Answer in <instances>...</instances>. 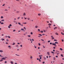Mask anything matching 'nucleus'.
I'll return each mask as SVG.
<instances>
[{"instance_id": "37", "label": "nucleus", "mask_w": 64, "mask_h": 64, "mask_svg": "<svg viewBox=\"0 0 64 64\" xmlns=\"http://www.w3.org/2000/svg\"><path fill=\"white\" fill-rule=\"evenodd\" d=\"M16 46L17 47H18V45H16Z\"/></svg>"}, {"instance_id": "10", "label": "nucleus", "mask_w": 64, "mask_h": 64, "mask_svg": "<svg viewBox=\"0 0 64 64\" xmlns=\"http://www.w3.org/2000/svg\"><path fill=\"white\" fill-rule=\"evenodd\" d=\"M15 55L16 56H20V55L17 54H16Z\"/></svg>"}, {"instance_id": "42", "label": "nucleus", "mask_w": 64, "mask_h": 64, "mask_svg": "<svg viewBox=\"0 0 64 64\" xmlns=\"http://www.w3.org/2000/svg\"><path fill=\"white\" fill-rule=\"evenodd\" d=\"M6 40H7V41H6L7 42H8V41H9V40H8L7 39Z\"/></svg>"}, {"instance_id": "34", "label": "nucleus", "mask_w": 64, "mask_h": 64, "mask_svg": "<svg viewBox=\"0 0 64 64\" xmlns=\"http://www.w3.org/2000/svg\"><path fill=\"white\" fill-rule=\"evenodd\" d=\"M56 44H52L53 45H55Z\"/></svg>"}, {"instance_id": "61", "label": "nucleus", "mask_w": 64, "mask_h": 64, "mask_svg": "<svg viewBox=\"0 0 64 64\" xmlns=\"http://www.w3.org/2000/svg\"><path fill=\"white\" fill-rule=\"evenodd\" d=\"M15 31H16V30H13V32H15Z\"/></svg>"}, {"instance_id": "47", "label": "nucleus", "mask_w": 64, "mask_h": 64, "mask_svg": "<svg viewBox=\"0 0 64 64\" xmlns=\"http://www.w3.org/2000/svg\"><path fill=\"white\" fill-rule=\"evenodd\" d=\"M16 1H20V0H16Z\"/></svg>"}, {"instance_id": "2", "label": "nucleus", "mask_w": 64, "mask_h": 64, "mask_svg": "<svg viewBox=\"0 0 64 64\" xmlns=\"http://www.w3.org/2000/svg\"><path fill=\"white\" fill-rule=\"evenodd\" d=\"M47 54L48 55H50V52H47Z\"/></svg>"}, {"instance_id": "12", "label": "nucleus", "mask_w": 64, "mask_h": 64, "mask_svg": "<svg viewBox=\"0 0 64 64\" xmlns=\"http://www.w3.org/2000/svg\"><path fill=\"white\" fill-rule=\"evenodd\" d=\"M15 43L14 42H13V44H12V45H15Z\"/></svg>"}, {"instance_id": "63", "label": "nucleus", "mask_w": 64, "mask_h": 64, "mask_svg": "<svg viewBox=\"0 0 64 64\" xmlns=\"http://www.w3.org/2000/svg\"><path fill=\"white\" fill-rule=\"evenodd\" d=\"M43 32L42 31H41V33H43Z\"/></svg>"}, {"instance_id": "4", "label": "nucleus", "mask_w": 64, "mask_h": 64, "mask_svg": "<svg viewBox=\"0 0 64 64\" xmlns=\"http://www.w3.org/2000/svg\"><path fill=\"white\" fill-rule=\"evenodd\" d=\"M30 58L31 59H33V56H31L30 57Z\"/></svg>"}, {"instance_id": "27", "label": "nucleus", "mask_w": 64, "mask_h": 64, "mask_svg": "<svg viewBox=\"0 0 64 64\" xmlns=\"http://www.w3.org/2000/svg\"><path fill=\"white\" fill-rule=\"evenodd\" d=\"M1 19H3V16H1Z\"/></svg>"}, {"instance_id": "64", "label": "nucleus", "mask_w": 64, "mask_h": 64, "mask_svg": "<svg viewBox=\"0 0 64 64\" xmlns=\"http://www.w3.org/2000/svg\"><path fill=\"white\" fill-rule=\"evenodd\" d=\"M5 4H3L2 6H5Z\"/></svg>"}, {"instance_id": "48", "label": "nucleus", "mask_w": 64, "mask_h": 64, "mask_svg": "<svg viewBox=\"0 0 64 64\" xmlns=\"http://www.w3.org/2000/svg\"><path fill=\"white\" fill-rule=\"evenodd\" d=\"M61 56H62V57H63V54H61Z\"/></svg>"}, {"instance_id": "52", "label": "nucleus", "mask_w": 64, "mask_h": 64, "mask_svg": "<svg viewBox=\"0 0 64 64\" xmlns=\"http://www.w3.org/2000/svg\"><path fill=\"white\" fill-rule=\"evenodd\" d=\"M20 46L21 47H22V45H20Z\"/></svg>"}, {"instance_id": "14", "label": "nucleus", "mask_w": 64, "mask_h": 64, "mask_svg": "<svg viewBox=\"0 0 64 64\" xmlns=\"http://www.w3.org/2000/svg\"><path fill=\"white\" fill-rule=\"evenodd\" d=\"M21 30H22V31H24V29L22 28L21 29Z\"/></svg>"}, {"instance_id": "60", "label": "nucleus", "mask_w": 64, "mask_h": 64, "mask_svg": "<svg viewBox=\"0 0 64 64\" xmlns=\"http://www.w3.org/2000/svg\"><path fill=\"white\" fill-rule=\"evenodd\" d=\"M55 47H57V45H56V44H55V45H54Z\"/></svg>"}, {"instance_id": "29", "label": "nucleus", "mask_w": 64, "mask_h": 64, "mask_svg": "<svg viewBox=\"0 0 64 64\" xmlns=\"http://www.w3.org/2000/svg\"><path fill=\"white\" fill-rule=\"evenodd\" d=\"M35 27L36 28H38V26H36Z\"/></svg>"}, {"instance_id": "11", "label": "nucleus", "mask_w": 64, "mask_h": 64, "mask_svg": "<svg viewBox=\"0 0 64 64\" xmlns=\"http://www.w3.org/2000/svg\"><path fill=\"white\" fill-rule=\"evenodd\" d=\"M2 60H6V59H5V58H2Z\"/></svg>"}, {"instance_id": "49", "label": "nucleus", "mask_w": 64, "mask_h": 64, "mask_svg": "<svg viewBox=\"0 0 64 64\" xmlns=\"http://www.w3.org/2000/svg\"><path fill=\"white\" fill-rule=\"evenodd\" d=\"M44 32H46V30H44Z\"/></svg>"}, {"instance_id": "35", "label": "nucleus", "mask_w": 64, "mask_h": 64, "mask_svg": "<svg viewBox=\"0 0 64 64\" xmlns=\"http://www.w3.org/2000/svg\"><path fill=\"white\" fill-rule=\"evenodd\" d=\"M8 48H10V47H11V46H8Z\"/></svg>"}, {"instance_id": "36", "label": "nucleus", "mask_w": 64, "mask_h": 64, "mask_svg": "<svg viewBox=\"0 0 64 64\" xmlns=\"http://www.w3.org/2000/svg\"><path fill=\"white\" fill-rule=\"evenodd\" d=\"M39 35H40V36H42V35H41V34H39Z\"/></svg>"}, {"instance_id": "62", "label": "nucleus", "mask_w": 64, "mask_h": 64, "mask_svg": "<svg viewBox=\"0 0 64 64\" xmlns=\"http://www.w3.org/2000/svg\"><path fill=\"white\" fill-rule=\"evenodd\" d=\"M4 58H5V59H6V58H7V57H6Z\"/></svg>"}, {"instance_id": "20", "label": "nucleus", "mask_w": 64, "mask_h": 64, "mask_svg": "<svg viewBox=\"0 0 64 64\" xmlns=\"http://www.w3.org/2000/svg\"><path fill=\"white\" fill-rule=\"evenodd\" d=\"M18 24L20 25H21V23L19 22H18Z\"/></svg>"}, {"instance_id": "51", "label": "nucleus", "mask_w": 64, "mask_h": 64, "mask_svg": "<svg viewBox=\"0 0 64 64\" xmlns=\"http://www.w3.org/2000/svg\"><path fill=\"white\" fill-rule=\"evenodd\" d=\"M44 60H46V58H44Z\"/></svg>"}, {"instance_id": "17", "label": "nucleus", "mask_w": 64, "mask_h": 64, "mask_svg": "<svg viewBox=\"0 0 64 64\" xmlns=\"http://www.w3.org/2000/svg\"><path fill=\"white\" fill-rule=\"evenodd\" d=\"M19 12H20L19 11H17L16 12V13H19Z\"/></svg>"}, {"instance_id": "40", "label": "nucleus", "mask_w": 64, "mask_h": 64, "mask_svg": "<svg viewBox=\"0 0 64 64\" xmlns=\"http://www.w3.org/2000/svg\"><path fill=\"white\" fill-rule=\"evenodd\" d=\"M48 43H49V42H50V40H48Z\"/></svg>"}, {"instance_id": "28", "label": "nucleus", "mask_w": 64, "mask_h": 64, "mask_svg": "<svg viewBox=\"0 0 64 64\" xmlns=\"http://www.w3.org/2000/svg\"><path fill=\"white\" fill-rule=\"evenodd\" d=\"M55 44H58V42H55Z\"/></svg>"}, {"instance_id": "6", "label": "nucleus", "mask_w": 64, "mask_h": 64, "mask_svg": "<svg viewBox=\"0 0 64 64\" xmlns=\"http://www.w3.org/2000/svg\"><path fill=\"white\" fill-rule=\"evenodd\" d=\"M59 52L58 51H56V53H57V54H59V53H58Z\"/></svg>"}, {"instance_id": "59", "label": "nucleus", "mask_w": 64, "mask_h": 64, "mask_svg": "<svg viewBox=\"0 0 64 64\" xmlns=\"http://www.w3.org/2000/svg\"><path fill=\"white\" fill-rule=\"evenodd\" d=\"M23 24H27V23L26 22H24V23H23Z\"/></svg>"}, {"instance_id": "31", "label": "nucleus", "mask_w": 64, "mask_h": 64, "mask_svg": "<svg viewBox=\"0 0 64 64\" xmlns=\"http://www.w3.org/2000/svg\"><path fill=\"white\" fill-rule=\"evenodd\" d=\"M1 24H4V23L3 22H2L1 23Z\"/></svg>"}, {"instance_id": "45", "label": "nucleus", "mask_w": 64, "mask_h": 64, "mask_svg": "<svg viewBox=\"0 0 64 64\" xmlns=\"http://www.w3.org/2000/svg\"><path fill=\"white\" fill-rule=\"evenodd\" d=\"M31 34H32V35L33 34V32H31L30 33Z\"/></svg>"}, {"instance_id": "56", "label": "nucleus", "mask_w": 64, "mask_h": 64, "mask_svg": "<svg viewBox=\"0 0 64 64\" xmlns=\"http://www.w3.org/2000/svg\"><path fill=\"white\" fill-rule=\"evenodd\" d=\"M20 26H23V24H20Z\"/></svg>"}, {"instance_id": "25", "label": "nucleus", "mask_w": 64, "mask_h": 64, "mask_svg": "<svg viewBox=\"0 0 64 64\" xmlns=\"http://www.w3.org/2000/svg\"><path fill=\"white\" fill-rule=\"evenodd\" d=\"M3 61V60L2 59L1 60H0V62H1L2 61Z\"/></svg>"}, {"instance_id": "24", "label": "nucleus", "mask_w": 64, "mask_h": 64, "mask_svg": "<svg viewBox=\"0 0 64 64\" xmlns=\"http://www.w3.org/2000/svg\"><path fill=\"white\" fill-rule=\"evenodd\" d=\"M20 17H18L17 18L18 20V19H20Z\"/></svg>"}, {"instance_id": "53", "label": "nucleus", "mask_w": 64, "mask_h": 64, "mask_svg": "<svg viewBox=\"0 0 64 64\" xmlns=\"http://www.w3.org/2000/svg\"><path fill=\"white\" fill-rule=\"evenodd\" d=\"M38 45H39V46H40V45H41V44H40V43H38Z\"/></svg>"}, {"instance_id": "43", "label": "nucleus", "mask_w": 64, "mask_h": 64, "mask_svg": "<svg viewBox=\"0 0 64 64\" xmlns=\"http://www.w3.org/2000/svg\"><path fill=\"white\" fill-rule=\"evenodd\" d=\"M54 39V38H52V40H53V39Z\"/></svg>"}, {"instance_id": "18", "label": "nucleus", "mask_w": 64, "mask_h": 64, "mask_svg": "<svg viewBox=\"0 0 64 64\" xmlns=\"http://www.w3.org/2000/svg\"><path fill=\"white\" fill-rule=\"evenodd\" d=\"M57 27H55L54 28V30H55V29H57Z\"/></svg>"}, {"instance_id": "22", "label": "nucleus", "mask_w": 64, "mask_h": 64, "mask_svg": "<svg viewBox=\"0 0 64 64\" xmlns=\"http://www.w3.org/2000/svg\"><path fill=\"white\" fill-rule=\"evenodd\" d=\"M56 35H58V33H57V32H56Z\"/></svg>"}, {"instance_id": "44", "label": "nucleus", "mask_w": 64, "mask_h": 64, "mask_svg": "<svg viewBox=\"0 0 64 64\" xmlns=\"http://www.w3.org/2000/svg\"><path fill=\"white\" fill-rule=\"evenodd\" d=\"M35 48H37V47H36V46H34Z\"/></svg>"}, {"instance_id": "58", "label": "nucleus", "mask_w": 64, "mask_h": 64, "mask_svg": "<svg viewBox=\"0 0 64 64\" xmlns=\"http://www.w3.org/2000/svg\"><path fill=\"white\" fill-rule=\"evenodd\" d=\"M42 63L43 64H44V63H45V62H42Z\"/></svg>"}, {"instance_id": "38", "label": "nucleus", "mask_w": 64, "mask_h": 64, "mask_svg": "<svg viewBox=\"0 0 64 64\" xmlns=\"http://www.w3.org/2000/svg\"><path fill=\"white\" fill-rule=\"evenodd\" d=\"M39 61L40 62H41V60H40V59H39Z\"/></svg>"}, {"instance_id": "19", "label": "nucleus", "mask_w": 64, "mask_h": 64, "mask_svg": "<svg viewBox=\"0 0 64 64\" xmlns=\"http://www.w3.org/2000/svg\"><path fill=\"white\" fill-rule=\"evenodd\" d=\"M60 49L61 51H62V50H63V49H62L61 48H60Z\"/></svg>"}, {"instance_id": "7", "label": "nucleus", "mask_w": 64, "mask_h": 64, "mask_svg": "<svg viewBox=\"0 0 64 64\" xmlns=\"http://www.w3.org/2000/svg\"><path fill=\"white\" fill-rule=\"evenodd\" d=\"M10 63H11V64H13V62L12 61H11Z\"/></svg>"}, {"instance_id": "50", "label": "nucleus", "mask_w": 64, "mask_h": 64, "mask_svg": "<svg viewBox=\"0 0 64 64\" xmlns=\"http://www.w3.org/2000/svg\"><path fill=\"white\" fill-rule=\"evenodd\" d=\"M5 63H7V61H5L4 62Z\"/></svg>"}, {"instance_id": "9", "label": "nucleus", "mask_w": 64, "mask_h": 64, "mask_svg": "<svg viewBox=\"0 0 64 64\" xmlns=\"http://www.w3.org/2000/svg\"><path fill=\"white\" fill-rule=\"evenodd\" d=\"M1 21H2V22H4V19H3L1 20Z\"/></svg>"}, {"instance_id": "57", "label": "nucleus", "mask_w": 64, "mask_h": 64, "mask_svg": "<svg viewBox=\"0 0 64 64\" xmlns=\"http://www.w3.org/2000/svg\"><path fill=\"white\" fill-rule=\"evenodd\" d=\"M46 22H47V23H49V21H46Z\"/></svg>"}, {"instance_id": "54", "label": "nucleus", "mask_w": 64, "mask_h": 64, "mask_svg": "<svg viewBox=\"0 0 64 64\" xmlns=\"http://www.w3.org/2000/svg\"><path fill=\"white\" fill-rule=\"evenodd\" d=\"M56 58H58V56H56Z\"/></svg>"}, {"instance_id": "55", "label": "nucleus", "mask_w": 64, "mask_h": 64, "mask_svg": "<svg viewBox=\"0 0 64 64\" xmlns=\"http://www.w3.org/2000/svg\"><path fill=\"white\" fill-rule=\"evenodd\" d=\"M38 31H40V30L39 29H38Z\"/></svg>"}, {"instance_id": "8", "label": "nucleus", "mask_w": 64, "mask_h": 64, "mask_svg": "<svg viewBox=\"0 0 64 64\" xmlns=\"http://www.w3.org/2000/svg\"><path fill=\"white\" fill-rule=\"evenodd\" d=\"M3 52V51L2 50H0V52H1V53H2Z\"/></svg>"}, {"instance_id": "3", "label": "nucleus", "mask_w": 64, "mask_h": 64, "mask_svg": "<svg viewBox=\"0 0 64 64\" xmlns=\"http://www.w3.org/2000/svg\"><path fill=\"white\" fill-rule=\"evenodd\" d=\"M39 57H40V59L41 60V59H42V57H41V55H40L39 56Z\"/></svg>"}, {"instance_id": "5", "label": "nucleus", "mask_w": 64, "mask_h": 64, "mask_svg": "<svg viewBox=\"0 0 64 64\" xmlns=\"http://www.w3.org/2000/svg\"><path fill=\"white\" fill-rule=\"evenodd\" d=\"M1 40L2 41H4L5 40V39H4V38H1Z\"/></svg>"}, {"instance_id": "26", "label": "nucleus", "mask_w": 64, "mask_h": 64, "mask_svg": "<svg viewBox=\"0 0 64 64\" xmlns=\"http://www.w3.org/2000/svg\"><path fill=\"white\" fill-rule=\"evenodd\" d=\"M8 38H10V36H8Z\"/></svg>"}, {"instance_id": "21", "label": "nucleus", "mask_w": 64, "mask_h": 64, "mask_svg": "<svg viewBox=\"0 0 64 64\" xmlns=\"http://www.w3.org/2000/svg\"><path fill=\"white\" fill-rule=\"evenodd\" d=\"M38 16H40V15H41V14H38Z\"/></svg>"}, {"instance_id": "16", "label": "nucleus", "mask_w": 64, "mask_h": 64, "mask_svg": "<svg viewBox=\"0 0 64 64\" xmlns=\"http://www.w3.org/2000/svg\"><path fill=\"white\" fill-rule=\"evenodd\" d=\"M61 34H62V35H64V34L63 33V32H61Z\"/></svg>"}, {"instance_id": "23", "label": "nucleus", "mask_w": 64, "mask_h": 64, "mask_svg": "<svg viewBox=\"0 0 64 64\" xmlns=\"http://www.w3.org/2000/svg\"><path fill=\"white\" fill-rule=\"evenodd\" d=\"M28 37H31V36H30V35H28Z\"/></svg>"}, {"instance_id": "46", "label": "nucleus", "mask_w": 64, "mask_h": 64, "mask_svg": "<svg viewBox=\"0 0 64 64\" xmlns=\"http://www.w3.org/2000/svg\"><path fill=\"white\" fill-rule=\"evenodd\" d=\"M51 52L53 54H54V52Z\"/></svg>"}, {"instance_id": "33", "label": "nucleus", "mask_w": 64, "mask_h": 64, "mask_svg": "<svg viewBox=\"0 0 64 64\" xmlns=\"http://www.w3.org/2000/svg\"><path fill=\"white\" fill-rule=\"evenodd\" d=\"M55 57H54L53 58L54 60H55Z\"/></svg>"}, {"instance_id": "41", "label": "nucleus", "mask_w": 64, "mask_h": 64, "mask_svg": "<svg viewBox=\"0 0 64 64\" xmlns=\"http://www.w3.org/2000/svg\"><path fill=\"white\" fill-rule=\"evenodd\" d=\"M27 19H28V20H29V19H30V18H28Z\"/></svg>"}, {"instance_id": "1", "label": "nucleus", "mask_w": 64, "mask_h": 64, "mask_svg": "<svg viewBox=\"0 0 64 64\" xmlns=\"http://www.w3.org/2000/svg\"><path fill=\"white\" fill-rule=\"evenodd\" d=\"M12 24H10L9 25V26H8V28H10L11 27H11L12 26Z\"/></svg>"}, {"instance_id": "32", "label": "nucleus", "mask_w": 64, "mask_h": 64, "mask_svg": "<svg viewBox=\"0 0 64 64\" xmlns=\"http://www.w3.org/2000/svg\"><path fill=\"white\" fill-rule=\"evenodd\" d=\"M13 22H14V23H16V22L15 20H14Z\"/></svg>"}, {"instance_id": "30", "label": "nucleus", "mask_w": 64, "mask_h": 64, "mask_svg": "<svg viewBox=\"0 0 64 64\" xmlns=\"http://www.w3.org/2000/svg\"><path fill=\"white\" fill-rule=\"evenodd\" d=\"M48 25H49V26H51V24H48Z\"/></svg>"}, {"instance_id": "39", "label": "nucleus", "mask_w": 64, "mask_h": 64, "mask_svg": "<svg viewBox=\"0 0 64 64\" xmlns=\"http://www.w3.org/2000/svg\"><path fill=\"white\" fill-rule=\"evenodd\" d=\"M41 40L42 41H44V40H43L42 39Z\"/></svg>"}, {"instance_id": "15", "label": "nucleus", "mask_w": 64, "mask_h": 64, "mask_svg": "<svg viewBox=\"0 0 64 64\" xmlns=\"http://www.w3.org/2000/svg\"><path fill=\"white\" fill-rule=\"evenodd\" d=\"M23 15H24V16H25V15H26V14H25V13H24Z\"/></svg>"}, {"instance_id": "13", "label": "nucleus", "mask_w": 64, "mask_h": 64, "mask_svg": "<svg viewBox=\"0 0 64 64\" xmlns=\"http://www.w3.org/2000/svg\"><path fill=\"white\" fill-rule=\"evenodd\" d=\"M54 41H56V42H57V41H58V40H54Z\"/></svg>"}]
</instances>
